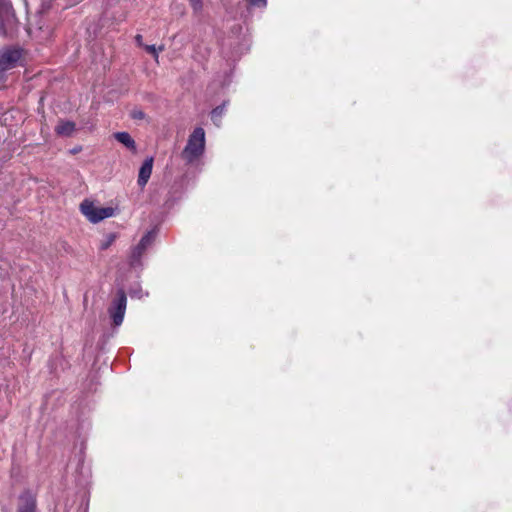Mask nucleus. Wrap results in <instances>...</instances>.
<instances>
[{"label": "nucleus", "mask_w": 512, "mask_h": 512, "mask_svg": "<svg viewBox=\"0 0 512 512\" xmlns=\"http://www.w3.org/2000/svg\"><path fill=\"white\" fill-rule=\"evenodd\" d=\"M145 114L142 111H134L132 117L134 119H143Z\"/></svg>", "instance_id": "a211bd4d"}, {"label": "nucleus", "mask_w": 512, "mask_h": 512, "mask_svg": "<svg viewBox=\"0 0 512 512\" xmlns=\"http://www.w3.org/2000/svg\"><path fill=\"white\" fill-rule=\"evenodd\" d=\"M18 30V21L10 0H0V35L13 37Z\"/></svg>", "instance_id": "f03ea898"}, {"label": "nucleus", "mask_w": 512, "mask_h": 512, "mask_svg": "<svg viewBox=\"0 0 512 512\" xmlns=\"http://www.w3.org/2000/svg\"><path fill=\"white\" fill-rule=\"evenodd\" d=\"M36 510V499L30 493H24L20 497V505L18 507V512H35Z\"/></svg>", "instance_id": "0eeeda50"}, {"label": "nucleus", "mask_w": 512, "mask_h": 512, "mask_svg": "<svg viewBox=\"0 0 512 512\" xmlns=\"http://www.w3.org/2000/svg\"><path fill=\"white\" fill-rule=\"evenodd\" d=\"M145 50L152 54L154 59L156 60V62H158V51H163L164 50V47L163 46H160L158 49L155 47V45H145L144 46Z\"/></svg>", "instance_id": "2eb2a0df"}, {"label": "nucleus", "mask_w": 512, "mask_h": 512, "mask_svg": "<svg viewBox=\"0 0 512 512\" xmlns=\"http://www.w3.org/2000/svg\"><path fill=\"white\" fill-rule=\"evenodd\" d=\"M145 253V250L144 249H141V247L139 246V244L137 246H135L132 251H131V254H130V264L132 266H135L137 265L139 262H140V259L142 257V255Z\"/></svg>", "instance_id": "9d476101"}, {"label": "nucleus", "mask_w": 512, "mask_h": 512, "mask_svg": "<svg viewBox=\"0 0 512 512\" xmlns=\"http://www.w3.org/2000/svg\"><path fill=\"white\" fill-rule=\"evenodd\" d=\"M135 41L139 46H143V37L140 34H137L135 36Z\"/></svg>", "instance_id": "6ab92c4d"}, {"label": "nucleus", "mask_w": 512, "mask_h": 512, "mask_svg": "<svg viewBox=\"0 0 512 512\" xmlns=\"http://www.w3.org/2000/svg\"><path fill=\"white\" fill-rule=\"evenodd\" d=\"M225 113V104L217 106L211 112V119L216 126H220V120Z\"/></svg>", "instance_id": "9b49d317"}, {"label": "nucleus", "mask_w": 512, "mask_h": 512, "mask_svg": "<svg viewBox=\"0 0 512 512\" xmlns=\"http://www.w3.org/2000/svg\"><path fill=\"white\" fill-rule=\"evenodd\" d=\"M195 12H199L202 9V0H188Z\"/></svg>", "instance_id": "dca6fc26"}, {"label": "nucleus", "mask_w": 512, "mask_h": 512, "mask_svg": "<svg viewBox=\"0 0 512 512\" xmlns=\"http://www.w3.org/2000/svg\"><path fill=\"white\" fill-rule=\"evenodd\" d=\"M74 130L75 123L71 121H62L55 128L56 133L62 136H70Z\"/></svg>", "instance_id": "1a4fd4ad"}, {"label": "nucleus", "mask_w": 512, "mask_h": 512, "mask_svg": "<svg viewBox=\"0 0 512 512\" xmlns=\"http://www.w3.org/2000/svg\"><path fill=\"white\" fill-rule=\"evenodd\" d=\"M116 239V235L111 233V234H108L105 238L104 241H102L101 245H100V249L101 250H106L108 249L112 243L115 241Z\"/></svg>", "instance_id": "4468645a"}, {"label": "nucleus", "mask_w": 512, "mask_h": 512, "mask_svg": "<svg viewBox=\"0 0 512 512\" xmlns=\"http://www.w3.org/2000/svg\"><path fill=\"white\" fill-rule=\"evenodd\" d=\"M205 151V131L201 127H197L189 135L187 144L181 152V157L188 164L197 161Z\"/></svg>", "instance_id": "f257e3e1"}, {"label": "nucleus", "mask_w": 512, "mask_h": 512, "mask_svg": "<svg viewBox=\"0 0 512 512\" xmlns=\"http://www.w3.org/2000/svg\"><path fill=\"white\" fill-rule=\"evenodd\" d=\"M114 138L123 144L128 149L135 151L136 150V143L134 139L130 136L127 132H116L114 134Z\"/></svg>", "instance_id": "6e6552de"}, {"label": "nucleus", "mask_w": 512, "mask_h": 512, "mask_svg": "<svg viewBox=\"0 0 512 512\" xmlns=\"http://www.w3.org/2000/svg\"><path fill=\"white\" fill-rule=\"evenodd\" d=\"M22 56V50L8 47L0 50V74L17 66Z\"/></svg>", "instance_id": "39448f33"}, {"label": "nucleus", "mask_w": 512, "mask_h": 512, "mask_svg": "<svg viewBox=\"0 0 512 512\" xmlns=\"http://www.w3.org/2000/svg\"><path fill=\"white\" fill-rule=\"evenodd\" d=\"M154 238V231H149L141 238L138 244L141 247V249H144L146 251V249L153 243Z\"/></svg>", "instance_id": "ddd939ff"}, {"label": "nucleus", "mask_w": 512, "mask_h": 512, "mask_svg": "<svg viewBox=\"0 0 512 512\" xmlns=\"http://www.w3.org/2000/svg\"><path fill=\"white\" fill-rule=\"evenodd\" d=\"M80 211L92 223H98L114 215L113 208L96 206L87 199L80 204Z\"/></svg>", "instance_id": "20e7f679"}, {"label": "nucleus", "mask_w": 512, "mask_h": 512, "mask_svg": "<svg viewBox=\"0 0 512 512\" xmlns=\"http://www.w3.org/2000/svg\"><path fill=\"white\" fill-rule=\"evenodd\" d=\"M127 307V296L123 289L117 290L113 297L109 307L108 314L113 321L115 327L120 326L123 323L125 312Z\"/></svg>", "instance_id": "7ed1b4c3"}, {"label": "nucleus", "mask_w": 512, "mask_h": 512, "mask_svg": "<svg viewBox=\"0 0 512 512\" xmlns=\"http://www.w3.org/2000/svg\"><path fill=\"white\" fill-rule=\"evenodd\" d=\"M250 3L258 7H266L267 0H250Z\"/></svg>", "instance_id": "f3484780"}, {"label": "nucleus", "mask_w": 512, "mask_h": 512, "mask_svg": "<svg viewBox=\"0 0 512 512\" xmlns=\"http://www.w3.org/2000/svg\"><path fill=\"white\" fill-rule=\"evenodd\" d=\"M152 168H153V158H147L139 170V176H138V185L140 187H144L151 174H152Z\"/></svg>", "instance_id": "423d86ee"}, {"label": "nucleus", "mask_w": 512, "mask_h": 512, "mask_svg": "<svg viewBox=\"0 0 512 512\" xmlns=\"http://www.w3.org/2000/svg\"><path fill=\"white\" fill-rule=\"evenodd\" d=\"M154 238V231H149L141 238L138 244L141 247V249H144L146 251V249L153 243Z\"/></svg>", "instance_id": "f8f14e48"}]
</instances>
